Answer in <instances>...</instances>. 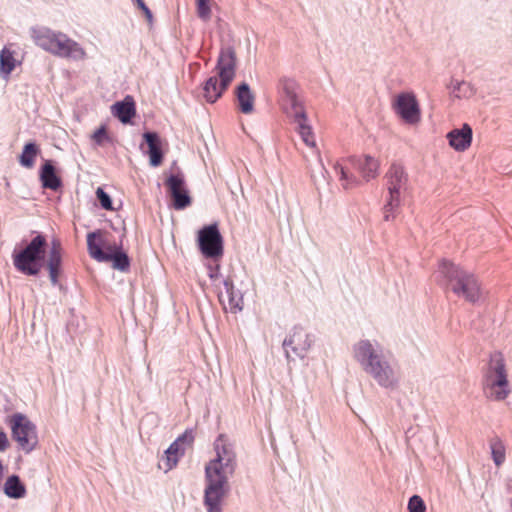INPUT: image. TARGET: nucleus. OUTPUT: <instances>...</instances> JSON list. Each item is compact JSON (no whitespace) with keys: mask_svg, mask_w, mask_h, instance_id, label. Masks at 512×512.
Returning a JSON list of instances; mask_svg holds the SVG:
<instances>
[{"mask_svg":"<svg viewBox=\"0 0 512 512\" xmlns=\"http://www.w3.org/2000/svg\"><path fill=\"white\" fill-rule=\"evenodd\" d=\"M451 93L456 98H467L473 94L472 87L465 81H451L449 86Z\"/></svg>","mask_w":512,"mask_h":512,"instance_id":"c756f323","label":"nucleus"},{"mask_svg":"<svg viewBox=\"0 0 512 512\" xmlns=\"http://www.w3.org/2000/svg\"><path fill=\"white\" fill-rule=\"evenodd\" d=\"M394 109L407 124H416L421 119L418 101L411 92L398 94L394 102Z\"/></svg>","mask_w":512,"mask_h":512,"instance_id":"4468645a","label":"nucleus"},{"mask_svg":"<svg viewBox=\"0 0 512 512\" xmlns=\"http://www.w3.org/2000/svg\"><path fill=\"white\" fill-rule=\"evenodd\" d=\"M438 273L443 278L442 284L449 287L457 297L472 304L480 300V285L472 273L447 260L440 263Z\"/></svg>","mask_w":512,"mask_h":512,"instance_id":"20e7f679","label":"nucleus"},{"mask_svg":"<svg viewBox=\"0 0 512 512\" xmlns=\"http://www.w3.org/2000/svg\"><path fill=\"white\" fill-rule=\"evenodd\" d=\"M215 458L237 460L233 444L228 437L220 434L214 442Z\"/></svg>","mask_w":512,"mask_h":512,"instance_id":"393cba45","label":"nucleus"},{"mask_svg":"<svg viewBox=\"0 0 512 512\" xmlns=\"http://www.w3.org/2000/svg\"><path fill=\"white\" fill-rule=\"evenodd\" d=\"M103 232L96 230L87 235V248L89 255L98 262H112V267L119 271H126L130 266V260L121 246L111 245L102 238Z\"/></svg>","mask_w":512,"mask_h":512,"instance_id":"6e6552de","label":"nucleus"},{"mask_svg":"<svg viewBox=\"0 0 512 512\" xmlns=\"http://www.w3.org/2000/svg\"><path fill=\"white\" fill-rule=\"evenodd\" d=\"M197 16L203 21L208 22L211 19V8L209 0H196Z\"/></svg>","mask_w":512,"mask_h":512,"instance_id":"2f4dec72","label":"nucleus"},{"mask_svg":"<svg viewBox=\"0 0 512 512\" xmlns=\"http://www.w3.org/2000/svg\"><path fill=\"white\" fill-rule=\"evenodd\" d=\"M334 169L337 174L340 176V180L342 181V186L345 189L352 188L359 184V180L352 174H349L346 169L339 163L334 166Z\"/></svg>","mask_w":512,"mask_h":512,"instance_id":"7c9ffc66","label":"nucleus"},{"mask_svg":"<svg viewBox=\"0 0 512 512\" xmlns=\"http://www.w3.org/2000/svg\"><path fill=\"white\" fill-rule=\"evenodd\" d=\"M176 210H182L191 204V197L185 189L184 176L182 174H171L166 180Z\"/></svg>","mask_w":512,"mask_h":512,"instance_id":"2eb2a0df","label":"nucleus"},{"mask_svg":"<svg viewBox=\"0 0 512 512\" xmlns=\"http://www.w3.org/2000/svg\"><path fill=\"white\" fill-rule=\"evenodd\" d=\"M39 179L44 189L57 191L62 187V180L56 173L52 160H45L39 170Z\"/></svg>","mask_w":512,"mask_h":512,"instance_id":"a211bd4d","label":"nucleus"},{"mask_svg":"<svg viewBox=\"0 0 512 512\" xmlns=\"http://www.w3.org/2000/svg\"><path fill=\"white\" fill-rule=\"evenodd\" d=\"M236 53L233 47L220 50L215 70L217 74L209 77L203 86V96L209 103H215L227 90L236 75Z\"/></svg>","mask_w":512,"mask_h":512,"instance_id":"39448f33","label":"nucleus"},{"mask_svg":"<svg viewBox=\"0 0 512 512\" xmlns=\"http://www.w3.org/2000/svg\"><path fill=\"white\" fill-rule=\"evenodd\" d=\"M31 33L37 46L55 56L73 60H83L86 57L82 46L64 33L45 27L32 29Z\"/></svg>","mask_w":512,"mask_h":512,"instance_id":"423d86ee","label":"nucleus"},{"mask_svg":"<svg viewBox=\"0 0 512 512\" xmlns=\"http://www.w3.org/2000/svg\"><path fill=\"white\" fill-rule=\"evenodd\" d=\"M408 512H426V504L419 495H413L408 500Z\"/></svg>","mask_w":512,"mask_h":512,"instance_id":"473e14b6","label":"nucleus"},{"mask_svg":"<svg viewBox=\"0 0 512 512\" xmlns=\"http://www.w3.org/2000/svg\"><path fill=\"white\" fill-rule=\"evenodd\" d=\"M92 139L99 146H102L105 142H110L111 138L109 137L105 126H101L98 128L92 135Z\"/></svg>","mask_w":512,"mask_h":512,"instance_id":"f704fd0d","label":"nucleus"},{"mask_svg":"<svg viewBox=\"0 0 512 512\" xmlns=\"http://www.w3.org/2000/svg\"><path fill=\"white\" fill-rule=\"evenodd\" d=\"M143 138L148 146L149 163L153 167L159 166L163 161L161 140L156 132H145Z\"/></svg>","mask_w":512,"mask_h":512,"instance_id":"aec40b11","label":"nucleus"},{"mask_svg":"<svg viewBox=\"0 0 512 512\" xmlns=\"http://www.w3.org/2000/svg\"><path fill=\"white\" fill-rule=\"evenodd\" d=\"M352 352L360 368L380 387L394 389L398 386L397 364L377 340L361 339L353 345Z\"/></svg>","mask_w":512,"mask_h":512,"instance_id":"f257e3e1","label":"nucleus"},{"mask_svg":"<svg viewBox=\"0 0 512 512\" xmlns=\"http://www.w3.org/2000/svg\"><path fill=\"white\" fill-rule=\"evenodd\" d=\"M314 342L313 336L301 326H294L283 341V348L288 362L295 358L304 359Z\"/></svg>","mask_w":512,"mask_h":512,"instance_id":"f8f14e48","label":"nucleus"},{"mask_svg":"<svg viewBox=\"0 0 512 512\" xmlns=\"http://www.w3.org/2000/svg\"><path fill=\"white\" fill-rule=\"evenodd\" d=\"M137 7L144 13L147 21L149 23H152L153 22V14L151 12V10L148 8V6L145 4V2L143 0H133Z\"/></svg>","mask_w":512,"mask_h":512,"instance_id":"e433bc0d","label":"nucleus"},{"mask_svg":"<svg viewBox=\"0 0 512 512\" xmlns=\"http://www.w3.org/2000/svg\"><path fill=\"white\" fill-rule=\"evenodd\" d=\"M483 388L486 396L495 401L506 399L511 392L504 357L499 351L490 355L488 367L483 377Z\"/></svg>","mask_w":512,"mask_h":512,"instance_id":"0eeeda50","label":"nucleus"},{"mask_svg":"<svg viewBox=\"0 0 512 512\" xmlns=\"http://www.w3.org/2000/svg\"><path fill=\"white\" fill-rule=\"evenodd\" d=\"M185 452V447L178 444V442L174 441L170 444V446L165 451V455L162 458V461L164 462V471L168 472L172 468H174L178 461L179 457L182 456Z\"/></svg>","mask_w":512,"mask_h":512,"instance_id":"a878e982","label":"nucleus"},{"mask_svg":"<svg viewBox=\"0 0 512 512\" xmlns=\"http://www.w3.org/2000/svg\"><path fill=\"white\" fill-rule=\"evenodd\" d=\"M47 246L46 237L37 234L25 248L13 254L15 268L25 275L37 276L41 271Z\"/></svg>","mask_w":512,"mask_h":512,"instance_id":"1a4fd4ad","label":"nucleus"},{"mask_svg":"<svg viewBox=\"0 0 512 512\" xmlns=\"http://www.w3.org/2000/svg\"><path fill=\"white\" fill-rule=\"evenodd\" d=\"M9 445V441L5 432L0 431V452H3L7 449Z\"/></svg>","mask_w":512,"mask_h":512,"instance_id":"58836bf2","label":"nucleus"},{"mask_svg":"<svg viewBox=\"0 0 512 512\" xmlns=\"http://www.w3.org/2000/svg\"><path fill=\"white\" fill-rule=\"evenodd\" d=\"M0 67L1 71L6 75H9L16 67L14 52L7 46L0 52Z\"/></svg>","mask_w":512,"mask_h":512,"instance_id":"cd10ccee","label":"nucleus"},{"mask_svg":"<svg viewBox=\"0 0 512 512\" xmlns=\"http://www.w3.org/2000/svg\"><path fill=\"white\" fill-rule=\"evenodd\" d=\"M62 265V245L60 240L53 239L51 241L47 259V268L49 271V278L53 286L59 282L58 278L61 272Z\"/></svg>","mask_w":512,"mask_h":512,"instance_id":"dca6fc26","label":"nucleus"},{"mask_svg":"<svg viewBox=\"0 0 512 512\" xmlns=\"http://www.w3.org/2000/svg\"><path fill=\"white\" fill-rule=\"evenodd\" d=\"M178 442V444L182 445L183 447L190 446L194 441V434L192 430H186L183 434L178 436L175 440Z\"/></svg>","mask_w":512,"mask_h":512,"instance_id":"c9c22d12","label":"nucleus"},{"mask_svg":"<svg viewBox=\"0 0 512 512\" xmlns=\"http://www.w3.org/2000/svg\"><path fill=\"white\" fill-rule=\"evenodd\" d=\"M237 460L213 458L205 467L204 505L207 512H222V501L230 491L229 478Z\"/></svg>","mask_w":512,"mask_h":512,"instance_id":"f03ea898","label":"nucleus"},{"mask_svg":"<svg viewBox=\"0 0 512 512\" xmlns=\"http://www.w3.org/2000/svg\"><path fill=\"white\" fill-rule=\"evenodd\" d=\"M208 276L210 279L212 280H216L219 275H220V265L219 264H215V265H208Z\"/></svg>","mask_w":512,"mask_h":512,"instance_id":"4c0bfd02","label":"nucleus"},{"mask_svg":"<svg viewBox=\"0 0 512 512\" xmlns=\"http://www.w3.org/2000/svg\"><path fill=\"white\" fill-rule=\"evenodd\" d=\"M239 109L244 114H250L254 110L255 96L246 82L239 84L235 90Z\"/></svg>","mask_w":512,"mask_h":512,"instance_id":"4be33fe9","label":"nucleus"},{"mask_svg":"<svg viewBox=\"0 0 512 512\" xmlns=\"http://www.w3.org/2000/svg\"><path fill=\"white\" fill-rule=\"evenodd\" d=\"M387 195L384 205V220L394 218V212L400 207L401 196L408 189V175L404 168L393 163L384 176Z\"/></svg>","mask_w":512,"mask_h":512,"instance_id":"9d476101","label":"nucleus"},{"mask_svg":"<svg viewBox=\"0 0 512 512\" xmlns=\"http://www.w3.org/2000/svg\"><path fill=\"white\" fill-rule=\"evenodd\" d=\"M197 242L200 252L206 258L217 260L223 256V237L216 223L200 229Z\"/></svg>","mask_w":512,"mask_h":512,"instance_id":"ddd939ff","label":"nucleus"},{"mask_svg":"<svg viewBox=\"0 0 512 512\" xmlns=\"http://www.w3.org/2000/svg\"><path fill=\"white\" fill-rule=\"evenodd\" d=\"M225 288V294L221 293L220 297H226L229 308L232 312L236 313L241 311L243 308V296L242 293L235 289L233 281L229 278L223 281Z\"/></svg>","mask_w":512,"mask_h":512,"instance_id":"5701e85b","label":"nucleus"},{"mask_svg":"<svg viewBox=\"0 0 512 512\" xmlns=\"http://www.w3.org/2000/svg\"><path fill=\"white\" fill-rule=\"evenodd\" d=\"M490 449L495 465L500 466L503 464L505 461V447L498 437H495L490 441Z\"/></svg>","mask_w":512,"mask_h":512,"instance_id":"c85d7f7f","label":"nucleus"},{"mask_svg":"<svg viewBox=\"0 0 512 512\" xmlns=\"http://www.w3.org/2000/svg\"><path fill=\"white\" fill-rule=\"evenodd\" d=\"M12 437L25 453L33 451L38 443L36 426L22 413H15L9 419Z\"/></svg>","mask_w":512,"mask_h":512,"instance_id":"9b49d317","label":"nucleus"},{"mask_svg":"<svg viewBox=\"0 0 512 512\" xmlns=\"http://www.w3.org/2000/svg\"><path fill=\"white\" fill-rule=\"evenodd\" d=\"M112 114L122 123L127 124L135 116L136 108L133 97L126 96L122 101L112 105Z\"/></svg>","mask_w":512,"mask_h":512,"instance_id":"412c9836","label":"nucleus"},{"mask_svg":"<svg viewBox=\"0 0 512 512\" xmlns=\"http://www.w3.org/2000/svg\"><path fill=\"white\" fill-rule=\"evenodd\" d=\"M347 160L361 173L365 181H370L378 175L379 162L370 155L351 156Z\"/></svg>","mask_w":512,"mask_h":512,"instance_id":"f3484780","label":"nucleus"},{"mask_svg":"<svg viewBox=\"0 0 512 512\" xmlns=\"http://www.w3.org/2000/svg\"><path fill=\"white\" fill-rule=\"evenodd\" d=\"M449 144L456 151H465L472 141V128L464 124L460 129H453L447 134Z\"/></svg>","mask_w":512,"mask_h":512,"instance_id":"6ab92c4d","label":"nucleus"},{"mask_svg":"<svg viewBox=\"0 0 512 512\" xmlns=\"http://www.w3.org/2000/svg\"><path fill=\"white\" fill-rule=\"evenodd\" d=\"M280 89L283 94V106L286 115L296 125L303 142L309 147H315L314 134L308 123L304 101L299 94V85L293 79L284 78L280 81Z\"/></svg>","mask_w":512,"mask_h":512,"instance_id":"7ed1b4c3","label":"nucleus"},{"mask_svg":"<svg viewBox=\"0 0 512 512\" xmlns=\"http://www.w3.org/2000/svg\"><path fill=\"white\" fill-rule=\"evenodd\" d=\"M4 494L11 499H20L26 495V487L18 475L7 477L3 485Z\"/></svg>","mask_w":512,"mask_h":512,"instance_id":"b1692460","label":"nucleus"},{"mask_svg":"<svg viewBox=\"0 0 512 512\" xmlns=\"http://www.w3.org/2000/svg\"><path fill=\"white\" fill-rule=\"evenodd\" d=\"M96 197L103 209L113 210L111 197L101 187L97 188Z\"/></svg>","mask_w":512,"mask_h":512,"instance_id":"72a5a7b5","label":"nucleus"},{"mask_svg":"<svg viewBox=\"0 0 512 512\" xmlns=\"http://www.w3.org/2000/svg\"><path fill=\"white\" fill-rule=\"evenodd\" d=\"M39 153L40 148L35 142L25 144L19 156L20 165L28 169L32 168L35 164V158Z\"/></svg>","mask_w":512,"mask_h":512,"instance_id":"bb28decb","label":"nucleus"}]
</instances>
